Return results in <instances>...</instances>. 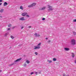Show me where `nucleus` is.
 <instances>
[{"label": "nucleus", "instance_id": "f257e3e1", "mask_svg": "<svg viewBox=\"0 0 76 76\" xmlns=\"http://www.w3.org/2000/svg\"><path fill=\"white\" fill-rule=\"evenodd\" d=\"M41 45V43L40 42L38 44L37 46H34L33 47L34 50H37L40 49L41 48V46H40Z\"/></svg>", "mask_w": 76, "mask_h": 76}, {"label": "nucleus", "instance_id": "f03ea898", "mask_svg": "<svg viewBox=\"0 0 76 76\" xmlns=\"http://www.w3.org/2000/svg\"><path fill=\"white\" fill-rule=\"evenodd\" d=\"M48 6L49 8V9H48V12H50V11H51L53 10V7L50 6V5H48Z\"/></svg>", "mask_w": 76, "mask_h": 76}, {"label": "nucleus", "instance_id": "7ed1b4c3", "mask_svg": "<svg viewBox=\"0 0 76 76\" xmlns=\"http://www.w3.org/2000/svg\"><path fill=\"white\" fill-rule=\"evenodd\" d=\"M35 5H36V3H34L30 5H28V7H34V6H35Z\"/></svg>", "mask_w": 76, "mask_h": 76}, {"label": "nucleus", "instance_id": "20e7f679", "mask_svg": "<svg viewBox=\"0 0 76 76\" xmlns=\"http://www.w3.org/2000/svg\"><path fill=\"white\" fill-rule=\"evenodd\" d=\"M71 44H73V45H75L76 44V42L75 41V40L74 39H72L71 40Z\"/></svg>", "mask_w": 76, "mask_h": 76}, {"label": "nucleus", "instance_id": "39448f33", "mask_svg": "<svg viewBox=\"0 0 76 76\" xmlns=\"http://www.w3.org/2000/svg\"><path fill=\"white\" fill-rule=\"evenodd\" d=\"M34 35L36 37H39L40 36V35L39 34H38L37 33H35L34 34Z\"/></svg>", "mask_w": 76, "mask_h": 76}, {"label": "nucleus", "instance_id": "423d86ee", "mask_svg": "<svg viewBox=\"0 0 76 76\" xmlns=\"http://www.w3.org/2000/svg\"><path fill=\"white\" fill-rule=\"evenodd\" d=\"M20 20H25V19L24 18V17H21L19 19Z\"/></svg>", "mask_w": 76, "mask_h": 76}, {"label": "nucleus", "instance_id": "0eeeda50", "mask_svg": "<svg viewBox=\"0 0 76 76\" xmlns=\"http://www.w3.org/2000/svg\"><path fill=\"white\" fill-rule=\"evenodd\" d=\"M22 59L21 58H20L19 59H18L16 60L15 61H14L15 63H16V62H18V61H19L20 60H21Z\"/></svg>", "mask_w": 76, "mask_h": 76}, {"label": "nucleus", "instance_id": "6e6552de", "mask_svg": "<svg viewBox=\"0 0 76 76\" xmlns=\"http://www.w3.org/2000/svg\"><path fill=\"white\" fill-rule=\"evenodd\" d=\"M27 15V13L26 12H24L22 14V16H26V15Z\"/></svg>", "mask_w": 76, "mask_h": 76}, {"label": "nucleus", "instance_id": "1a4fd4ad", "mask_svg": "<svg viewBox=\"0 0 76 76\" xmlns=\"http://www.w3.org/2000/svg\"><path fill=\"white\" fill-rule=\"evenodd\" d=\"M64 49L65 51H69L70 49L68 48H64Z\"/></svg>", "mask_w": 76, "mask_h": 76}, {"label": "nucleus", "instance_id": "9d476101", "mask_svg": "<svg viewBox=\"0 0 76 76\" xmlns=\"http://www.w3.org/2000/svg\"><path fill=\"white\" fill-rule=\"evenodd\" d=\"M47 62H48V63H52V61L51 60H49L48 59L47 60Z\"/></svg>", "mask_w": 76, "mask_h": 76}, {"label": "nucleus", "instance_id": "9b49d317", "mask_svg": "<svg viewBox=\"0 0 76 76\" xmlns=\"http://www.w3.org/2000/svg\"><path fill=\"white\" fill-rule=\"evenodd\" d=\"M7 4H7V2H5L4 4V6H6V5H7Z\"/></svg>", "mask_w": 76, "mask_h": 76}, {"label": "nucleus", "instance_id": "f8f14e48", "mask_svg": "<svg viewBox=\"0 0 76 76\" xmlns=\"http://www.w3.org/2000/svg\"><path fill=\"white\" fill-rule=\"evenodd\" d=\"M4 11V9H1L0 10V12L3 13Z\"/></svg>", "mask_w": 76, "mask_h": 76}, {"label": "nucleus", "instance_id": "ddd939ff", "mask_svg": "<svg viewBox=\"0 0 76 76\" xmlns=\"http://www.w3.org/2000/svg\"><path fill=\"white\" fill-rule=\"evenodd\" d=\"M72 57L73 58L74 57H75V54H74V53H72Z\"/></svg>", "mask_w": 76, "mask_h": 76}, {"label": "nucleus", "instance_id": "4468645a", "mask_svg": "<svg viewBox=\"0 0 76 76\" xmlns=\"http://www.w3.org/2000/svg\"><path fill=\"white\" fill-rule=\"evenodd\" d=\"M45 7H43V8H42V9H41V10H45Z\"/></svg>", "mask_w": 76, "mask_h": 76}, {"label": "nucleus", "instance_id": "2eb2a0df", "mask_svg": "<svg viewBox=\"0 0 76 76\" xmlns=\"http://www.w3.org/2000/svg\"><path fill=\"white\" fill-rule=\"evenodd\" d=\"M57 60V59L55 58H53V61H56V60Z\"/></svg>", "mask_w": 76, "mask_h": 76}, {"label": "nucleus", "instance_id": "dca6fc26", "mask_svg": "<svg viewBox=\"0 0 76 76\" xmlns=\"http://www.w3.org/2000/svg\"><path fill=\"white\" fill-rule=\"evenodd\" d=\"M34 54H35V55H36V56H37L38 55V53L37 52H36L34 53Z\"/></svg>", "mask_w": 76, "mask_h": 76}, {"label": "nucleus", "instance_id": "f3484780", "mask_svg": "<svg viewBox=\"0 0 76 76\" xmlns=\"http://www.w3.org/2000/svg\"><path fill=\"white\" fill-rule=\"evenodd\" d=\"M20 9H21V10H23V7L22 6L20 7Z\"/></svg>", "mask_w": 76, "mask_h": 76}, {"label": "nucleus", "instance_id": "a211bd4d", "mask_svg": "<svg viewBox=\"0 0 76 76\" xmlns=\"http://www.w3.org/2000/svg\"><path fill=\"white\" fill-rule=\"evenodd\" d=\"M8 27H11V26H12V24H8Z\"/></svg>", "mask_w": 76, "mask_h": 76}, {"label": "nucleus", "instance_id": "6ab92c4d", "mask_svg": "<svg viewBox=\"0 0 76 76\" xmlns=\"http://www.w3.org/2000/svg\"><path fill=\"white\" fill-rule=\"evenodd\" d=\"M13 64H14V63H13L11 64H10L9 65V66H12V65H13Z\"/></svg>", "mask_w": 76, "mask_h": 76}, {"label": "nucleus", "instance_id": "aec40b11", "mask_svg": "<svg viewBox=\"0 0 76 76\" xmlns=\"http://www.w3.org/2000/svg\"><path fill=\"white\" fill-rule=\"evenodd\" d=\"M11 38H12V39H14V37L12 36H11Z\"/></svg>", "mask_w": 76, "mask_h": 76}, {"label": "nucleus", "instance_id": "412c9836", "mask_svg": "<svg viewBox=\"0 0 76 76\" xmlns=\"http://www.w3.org/2000/svg\"><path fill=\"white\" fill-rule=\"evenodd\" d=\"M73 22H76V19L73 20Z\"/></svg>", "mask_w": 76, "mask_h": 76}, {"label": "nucleus", "instance_id": "4be33fe9", "mask_svg": "<svg viewBox=\"0 0 76 76\" xmlns=\"http://www.w3.org/2000/svg\"><path fill=\"white\" fill-rule=\"evenodd\" d=\"M26 62L27 63H28V64L29 63V61L28 60Z\"/></svg>", "mask_w": 76, "mask_h": 76}, {"label": "nucleus", "instance_id": "5701e85b", "mask_svg": "<svg viewBox=\"0 0 76 76\" xmlns=\"http://www.w3.org/2000/svg\"><path fill=\"white\" fill-rule=\"evenodd\" d=\"M27 66V65H26V64H23V66H24V67H26V66Z\"/></svg>", "mask_w": 76, "mask_h": 76}, {"label": "nucleus", "instance_id": "b1692460", "mask_svg": "<svg viewBox=\"0 0 76 76\" xmlns=\"http://www.w3.org/2000/svg\"><path fill=\"white\" fill-rule=\"evenodd\" d=\"M35 74H36V75H38V72H35Z\"/></svg>", "mask_w": 76, "mask_h": 76}, {"label": "nucleus", "instance_id": "393cba45", "mask_svg": "<svg viewBox=\"0 0 76 76\" xmlns=\"http://www.w3.org/2000/svg\"><path fill=\"white\" fill-rule=\"evenodd\" d=\"M26 16H27V17H28V18H29V15H26Z\"/></svg>", "mask_w": 76, "mask_h": 76}, {"label": "nucleus", "instance_id": "a878e982", "mask_svg": "<svg viewBox=\"0 0 76 76\" xmlns=\"http://www.w3.org/2000/svg\"><path fill=\"white\" fill-rule=\"evenodd\" d=\"M50 42H51V41L50 40H49L48 41V43L50 44Z\"/></svg>", "mask_w": 76, "mask_h": 76}, {"label": "nucleus", "instance_id": "bb28decb", "mask_svg": "<svg viewBox=\"0 0 76 76\" xmlns=\"http://www.w3.org/2000/svg\"><path fill=\"white\" fill-rule=\"evenodd\" d=\"M63 76H66V74H63Z\"/></svg>", "mask_w": 76, "mask_h": 76}, {"label": "nucleus", "instance_id": "cd10ccee", "mask_svg": "<svg viewBox=\"0 0 76 76\" xmlns=\"http://www.w3.org/2000/svg\"><path fill=\"white\" fill-rule=\"evenodd\" d=\"M7 35H8V33H6L5 34V36H7Z\"/></svg>", "mask_w": 76, "mask_h": 76}, {"label": "nucleus", "instance_id": "c85d7f7f", "mask_svg": "<svg viewBox=\"0 0 76 76\" xmlns=\"http://www.w3.org/2000/svg\"><path fill=\"white\" fill-rule=\"evenodd\" d=\"M74 35H76V33L74 32L73 33Z\"/></svg>", "mask_w": 76, "mask_h": 76}, {"label": "nucleus", "instance_id": "c756f323", "mask_svg": "<svg viewBox=\"0 0 76 76\" xmlns=\"http://www.w3.org/2000/svg\"><path fill=\"white\" fill-rule=\"evenodd\" d=\"M42 20H45V18H42Z\"/></svg>", "mask_w": 76, "mask_h": 76}, {"label": "nucleus", "instance_id": "7c9ffc66", "mask_svg": "<svg viewBox=\"0 0 76 76\" xmlns=\"http://www.w3.org/2000/svg\"><path fill=\"white\" fill-rule=\"evenodd\" d=\"M23 28H24L23 26H22L21 27V28L22 29H23Z\"/></svg>", "mask_w": 76, "mask_h": 76}, {"label": "nucleus", "instance_id": "2f4dec72", "mask_svg": "<svg viewBox=\"0 0 76 76\" xmlns=\"http://www.w3.org/2000/svg\"><path fill=\"white\" fill-rule=\"evenodd\" d=\"M10 30V28H8V31H9Z\"/></svg>", "mask_w": 76, "mask_h": 76}, {"label": "nucleus", "instance_id": "473e14b6", "mask_svg": "<svg viewBox=\"0 0 76 76\" xmlns=\"http://www.w3.org/2000/svg\"><path fill=\"white\" fill-rule=\"evenodd\" d=\"M34 74V72H31V75H33Z\"/></svg>", "mask_w": 76, "mask_h": 76}, {"label": "nucleus", "instance_id": "72a5a7b5", "mask_svg": "<svg viewBox=\"0 0 76 76\" xmlns=\"http://www.w3.org/2000/svg\"><path fill=\"white\" fill-rule=\"evenodd\" d=\"M28 28H31V26H29Z\"/></svg>", "mask_w": 76, "mask_h": 76}, {"label": "nucleus", "instance_id": "f704fd0d", "mask_svg": "<svg viewBox=\"0 0 76 76\" xmlns=\"http://www.w3.org/2000/svg\"><path fill=\"white\" fill-rule=\"evenodd\" d=\"M2 0H0V2H2Z\"/></svg>", "mask_w": 76, "mask_h": 76}, {"label": "nucleus", "instance_id": "c9c22d12", "mask_svg": "<svg viewBox=\"0 0 76 76\" xmlns=\"http://www.w3.org/2000/svg\"><path fill=\"white\" fill-rule=\"evenodd\" d=\"M1 4H2V3H0V6L1 5Z\"/></svg>", "mask_w": 76, "mask_h": 76}, {"label": "nucleus", "instance_id": "e433bc0d", "mask_svg": "<svg viewBox=\"0 0 76 76\" xmlns=\"http://www.w3.org/2000/svg\"><path fill=\"white\" fill-rule=\"evenodd\" d=\"M38 73H39V74H40L41 72H38Z\"/></svg>", "mask_w": 76, "mask_h": 76}, {"label": "nucleus", "instance_id": "4c0bfd02", "mask_svg": "<svg viewBox=\"0 0 76 76\" xmlns=\"http://www.w3.org/2000/svg\"><path fill=\"white\" fill-rule=\"evenodd\" d=\"M45 39H48V38H45Z\"/></svg>", "mask_w": 76, "mask_h": 76}, {"label": "nucleus", "instance_id": "58836bf2", "mask_svg": "<svg viewBox=\"0 0 76 76\" xmlns=\"http://www.w3.org/2000/svg\"><path fill=\"white\" fill-rule=\"evenodd\" d=\"M66 76H69V75H66Z\"/></svg>", "mask_w": 76, "mask_h": 76}, {"label": "nucleus", "instance_id": "ea45409f", "mask_svg": "<svg viewBox=\"0 0 76 76\" xmlns=\"http://www.w3.org/2000/svg\"><path fill=\"white\" fill-rule=\"evenodd\" d=\"M1 72V70H0V72Z\"/></svg>", "mask_w": 76, "mask_h": 76}, {"label": "nucleus", "instance_id": "a19ab883", "mask_svg": "<svg viewBox=\"0 0 76 76\" xmlns=\"http://www.w3.org/2000/svg\"><path fill=\"white\" fill-rule=\"evenodd\" d=\"M1 18L2 17V16H0Z\"/></svg>", "mask_w": 76, "mask_h": 76}, {"label": "nucleus", "instance_id": "79ce46f5", "mask_svg": "<svg viewBox=\"0 0 76 76\" xmlns=\"http://www.w3.org/2000/svg\"><path fill=\"white\" fill-rule=\"evenodd\" d=\"M19 46H20V45H19Z\"/></svg>", "mask_w": 76, "mask_h": 76}]
</instances>
